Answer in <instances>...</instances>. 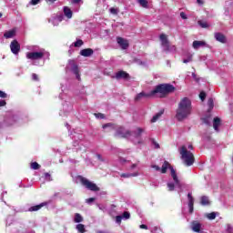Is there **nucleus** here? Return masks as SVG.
I'll return each mask as SVG.
<instances>
[{
  "mask_svg": "<svg viewBox=\"0 0 233 233\" xmlns=\"http://www.w3.org/2000/svg\"><path fill=\"white\" fill-rule=\"evenodd\" d=\"M170 170L171 179L172 181L167 182V188L169 192H174V190H177L178 194L183 192V182L177 177V173H176V169L167 161H165L161 167V173L167 174V170Z\"/></svg>",
  "mask_w": 233,
  "mask_h": 233,
  "instance_id": "f257e3e1",
  "label": "nucleus"
},
{
  "mask_svg": "<svg viewBox=\"0 0 233 233\" xmlns=\"http://www.w3.org/2000/svg\"><path fill=\"white\" fill-rule=\"evenodd\" d=\"M192 114V102L188 99V97H184L178 104V107L177 109L176 117L178 121H183V119H187L188 116Z\"/></svg>",
  "mask_w": 233,
  "mask_h": 233,
  "instance_id": "f03ea898",
  "label": "nucleus"
},
{
  "mask_svg": "<svg viewBox=\"0 0 233 233\" xmlns=\"http://www.w3.org/2000/svg\"><path fill=\"white\" fill-rule=\"evenodd\" d=\"M31 52H27L25 54L26 59L30 61H46V59H50V53L46 51L45 48H39L37 46H32L28 48Z\"/></svg>",
  "mask_w": 233,
  "mask_h": 233,
  "instance_id": "7ed1b4c3",
  "label": "nucleus"
},
{
  "mask_svg": "<svg viewBox=\"0 0 233 233\" xmlns=\"http://www.w3.org/2000/svg\"><path fill=\"white\" fill-rule=\"evenodd\" d=\"M192 145L182 146L179 148V154L181 156V159L187 167H192L194 165V154L190 151L193 150Z\"/></svg>",
  "mask_w": 233,
  "mask_h": 233,
  "instance_id": "20e7f679",
  "label": "nucleus"
},
{
  "mask_svg": "<svg viewBox=\"0 0 233 233\" xmlns=\"http://www.w3.org/2000/svg\"><path fill=\"white\" fill-rule=\"evenodd\" d=\"M176 90V87L170 84H161L156 86L154 90L151 91V96H156V94H159L158 96L165 97L167 94H170Z\"/></svg>",
  "mask_w": 233,
  "mask_h": 233,
  "instance_id": "39448f33",
  "label": "nucleus"
},
{
  "mask_svg": "<svg viewBox=\"0 0 233 233\" xmlns=\"http://www.w3.org/2000/svg\"><path fill=\"white\" fill-rule=\"evenodd\" d=\"M145 132V129L141 127H137L133 133H130V131L125 129V127H118L116 132V137H130V136H133V137H141V134Z\"/></svg>",
  "mask_w": 233,
  "mask_h": 233,
  "instance_id": "423d86ee",
  "label": "nucleus"
},
{
  "mask_svg": "<svg viewBox=\"0 0 233 233\" xmlns=\"http://www.w3.org/2000/svg\"><path fill=\"white\" fill-rule=\"evenodd\" d=\"M159 39L163 52H166V54H168V52H176V46L170 45V42H168V36H167V35L161 34L159 35Z\"/></svg>",
  "mask_w": 233,
  "mask_h": 233,
  "instance_id": "0eeeda50",
  "label": "nucleus"
},
{
  "mask_svg": "<svg viewBox=\"0 0 233 233\" xmlns=\"http://www.w3.org/2000/svg\"><path fill=\"white\" fill-rule=\"evenodd\" d=\"M80 181L82 185L87 188V190H91L92 192H99V187H97V185H96L94 182L86 177H81Z\"/></svg>",
  "mask_w": 233,
  "mask_h": 233,
  "instance_id": "6e6552de",
  "label": "nucleus"
},
{
  "mask_svg": "<svg viewBox=\"0 0 233 233\" xmlns=\"http://www.w3.org/2000/svg\"><path fill=\"white\" fill-rule=\"evenodd\" d=\"M62 110L59 113V116L62 117H66L70 112H72V104L68 101H65L62 105Z\"/></svg>",
  "mask_w": 233,
  "mask_h": 233,
  "instance_id": "1a4fd4ad",
  "label": "nucleus"
},
{
  "mask_svg": "<svg viewBox=\"0 0 233 233\" xmlns=\"http://www.w3.org/2000/svg\"><path fill=\"white\" fill-rule=\"evenodd\" d=\"M67 68H70V70L73 72V74H75L78 81L81 79V76H79V67H77V65H76V62H74V60H69Z\"/></svg>",
  "mask_w": 233,
  "mask_h": 233,
  "instance_id": "9d476101",
  "label": "nucleus"
},
{
  "mask_svg": "<svg viewBox=\"0 0 233 233\" xmlns=\"http://www.w3.org/2000/svg\"><path fill=\"white\" fill-rule=\"evenodd\" d=\"M10 50L15 56H19V52H21V45L19 42H17V40H13L11 42Z\"/></svg>",
  "mask_w": 233,
  "mask_h": 233,
  "instance_id": "9b49d317",
  "label": "nucleus"
},
{
  "mask_svg": "<svg viewBox=\"0 0 233 233\" xmlns=\"http://www.w3.org/2000/svg\"><path fill=\"white\" fill-rule=\"evenodd\" d=\"M116 43L121 47L122 50H127L129 46L128 40L121 36L116 37Z\"/></svg>",
  "mask_w": 233,
  "mask_h": 233,
  "instance_id": "f8f14e48",
  "label": "nucleus"
},
{
  "mask_svg": "<svg viewBox=\"0 0 233 233\" xmlns=\"http://www.w3.org/2000/svg\"><path fill=\"white\" fill-rule=\"evenodd\" d=\"M192 46H193L194 50H199V48H202V47L208 48L207 42L198 41V40H195L193 42Z\"/></svg>",
  "mask_w": 233,
  "mask_h": 233,
  "instance_id": "ddd939ff",
  "label": "nucleus"
},
{
  "mask_svg": "<svg viewBox=\"0 0 233 233\" xmlns=\"http://www.w3.org/2000/svg\"><path fill=\"white\" fill-rule=\"evenodd\" d=\"M191 230H193V232H197V233L201 232V223L198 220L192 221L191 222Z\"/></svg>",
  "mask_w": 233,
  "mask_h": 233,
  "instance_id": "4468645a",
  "label": "nucleus"
},
{
  "mask_svg": "<svg viewBox=\"0 0 233 233\" xmlns=\"http://www.w3.org/2000/svg\"><path fill=\"white\" fill-rule=\"evenodd\" d=\"M187 199L189 213L192 214V212H194V198H192V193L187 194Z\"/></svg>",
  "mask_w": 233,
  "mask_h": 233,
  "instance_id": "2eb2a0df",
  "label": "nucleus"
},
{
  "mask_svg": "<svg viewBox=\"0 0 233 233\" xmlns=\"http://www.w3.org/2000/svg\"><path fill=\"white\" fill-rule=\"evenodd\" d=\"M94 54V50L92 48L82 49L80 51V56L83 57H90Z\"/></svg>",
  "mask_w": 233,
  "mask_h": 233,
  "instance_id": "dca6fc26",
  "label": "nucleus"
},
{
  "mask_svg": "<svg viewBox=\"0 0 233 233\" xmlns=\"http://www.w3.org/2000/svg\"><path fill=\"white\" fill-rule=\"evenodd\" d=\"M215 39L218 43H227V37L222 33H215Z\"/></svg>",
  "mask_w": 233,
  "mask_h": 233,
  "instance_id": "f3484780",
  "label": "nucleus"
},
{
  "mask_svg": "<svg viewBox=\"0 0 233 233\" xmlns=\"http://www.w3.org/2000/svg\"><path fill=\"white\" fill-rule=\"evenodd\" d=\"M143 97H152L151 92L150 93L141 92L137 94L135 97V101H141Z\"/></svg>",
  "mask_w": 233,
  "mask_h": 233,
  "instance_id": "a211bd4d",
  "label": "nucleus"
},
{
  "mask_svg": "<svg viewBox=\"0 0 233 233\" xmlns=\"http://www.w3.org/2000/svg\"><path fill=\"white\" fill-rule=\"evenodd\" d=\"M221 126V119L219 117H215L213 120V128L216 132H219V127Z\"/></svg>",
  "mask_w": 233,
  "mask_h": 233,
  "instance_id": "6ab92c4d",
  "label": "nucleus"
},
{
  "mask_svg": "<svg viewBox=\"0 0 233 233\" xmlns=\"http://www.w3.org/2000/svg\"><path fill=\"white\" fill-rule=\"evenodd\" d=\"M15 35V29H11L4 34L5 39H12Z\"/></svg>",
  "mask_w": 233,
  "mask_h": 233,
  "instance_id": "aec40b11",
  "label": "nucleus"
},
{
  "mask_svg": "<svg viewBox=\"0 0 233 233\" xmlns=\"http://www.w3.org/2000/svg\"><path fill=\"white\" fill-rule=\"evenodd\" d=\"M63 19H64L63 15H60L55 17L52 19V25L54 26H57L59 25V23H61V21H63Z\"/></svg>",
  "mask_w": 233,
  "mask_h": 233,
  "instance_id": "412c9836",
  "label": "nucleus"
},
{
  "mask_svg": "<svg viewBox=\"0 0 233 233\" xmlns=\"http://www.w3.org/2000/svg\"><path fill=\"white\" fill-rule=\"evenodd\" d=\"M116 79H127L128 77V74L125 71H119L116 74Z\"/></svg>",
  "mask_w": 233,
  "mask_h": 233,
  "instance_id": "4be33fe9",
  "label": "nucleus"
},
{
  "mask_svg": "<svg viewBox=\"0 0 233 233\" xmlns=\"http://www.w3.org/2000/svg\"><path fill=\"white\" fill-rule=\"evenodd\" d=\"M43 207H45V203H42V204H39L36 206H33L28 208V212H37V210H41V208H43Z\"/></svg>",
  "mask_w": 233,
  "mask_h": 233,
  "instance_id": "5701e85b",
  "label": "nucleus"
},
{
  "mask_svg": "<svg viewBox=\"0 0 233 233\" xmlns=\"http://www.w3.org/2000/svg\"><path fill=\"white\" fill-rule=\"evenodd\" d=\"M64 14L67 19H72V9L68 6L64 7Z\"/></svg>",
  "mask_w": 233,
  "mask_h": 233,
  "instance_id": "b1692460",
  "label": "nucleus"
},
{
  "mask_svg": "<svg viewBox=\"0 0 233 233\" xmlns=\"http://www.w3.org/2000/svg\"><path fill=\"white\" fill-rule=\"evenodd\" d=\"M137 176H139V173L136 172V173H123L120 175V177H137Z\"/></svg>",
  "mask_w": 233,
  "mask_h": 233,
  "instance_id": "393cba45",
  "label": "nucleus"
},
{
  "mask_svg": "<svg viewBox=\"0 0 233 233\" xmlns=\"http://www.w3.org/2000/svg\"><path fill=\"white\" fill-rule=\"evenodd\" d=\"M164 110L159 111L158 113H157L151 119V123H156V121H157V119H159V117H161L164 114Z\"/></svg>",
  "mask_w": 233,
  "mask_h": 233,
  "instance_id": "a878e982",
  "label": "nucleus"
},
{
  "mask_svg": "<svg viewBox=\"0 0 233 233\" xmlns=\"http://www.w3.org/2000/svg\"><path fill=\"white\" fill-rule=\"evenodd\" d=\"M74 221H75V223L83 222V217L81 216V214H79V213L75 214Z\"/></svg>",
  "mask_w": 233,
  "mask_h": 233,
  "instance_id": "bb28decb",
  "label": "nucleus"
},
{
  "mask_svg": "<svg viewBox=\"0 0 233 233\" xmlns=\"http://www.w3.org/2000/svg\"><path fill=\"white\" fill-rule=\"evenodd\" d=\"M137 3L142 6V8H148V1L147 0H137Z\"/></svg>",
  "mask_w": 233,
  "mask_h": 233,
  "instance_id": "cd10ccee",
  "label": "nucleus"
},
{
  "mask_svg": "<svg viewBox=\"0 0 233 233\" xmlns=\"http://www.w3.org/2000/svg\"><path fill=\"white\" fill-rule=\"evenodd\" d=\"M76 230L78 231V232H80V233H85V232H86V229H85V225H83V224H78V225H76Z\"/></svg>",
  "mask_w": 233,
  "mask_h": 233,
  "instance_id": "c85d7f7f",
  "label": "nucleus"
},
{
  "mask_svg": "<svg viewBox=\"0 0 233 233\" xmlns=\"http://www.w3.org/2000/svg\"><path fill=\"white\" fill-rule=\"evenodd\" d=\"M200 203L203 206L210 205V201L208 200V198L205 197V196L201 198V202Z\"/></svg>",
  "mask_w": 233,
  "mask_h": 233,
  "instance_id": "c756f323",
  "label": "nucleus"
},
{
  "mask_svg": "<svg viewBox=\"0 0 233 233\" xmlns=\"http://www.w3.org/2000/svg\"><path fill=\"white\" fill-rule=\"evenodd\" d=\"M218 213L217 212H211L206 215V218H208V219H216V216H218Z\"/></svg>",
  "mask_w": 233,
  "mask_h": 233,
  "instance_id": "7c9ffc66",
  "label": "nucleus"
},
{
  "mask_svg": "<svg viewBox=\"0 0 233 233\" xmlns=\"http://www.w3.org/2000/svg\"><path fill=\"white\" fill-rule=\"evenodd\" d=\"M208 111L212 110L214 108V100L212 98H209L208 100Z\"/></svg>",
  "mask_w": 233,
  "mask_h": 233,
  "instance_id": "2f4dec72",
  "label": "nucleus"
},
{
  "mask_svg": "<svg viewBox=\"0 0 233 233\" xmlns=\"http://www.w3.org/2000/svg\"><path fill=\"white\" fill-rule=\"evenodd\" d=\"M31 168L33 170H39L41 168V166L37 164V162L31 163Z\"/></svg>",
  "mask_w": 233,
  "mask_h": 233,
  "instance_id": "473e14b6",
  "label": "nucleus"
},
{
  "mask_svg": "<svg viewBox=\"0 0 233 233\" xmlns=\"http://www.w3.org/2000/svg\"><path fill=\"white\" fill-rule=\"evenodd\" d=\"M83 40L81 39H77L75 43H74V46H76V48H79L80 46H83Z\"/></svg>",
  "mask_w": 233,
  "mask_h": 233,
  "instance_id": "72a5a7b5",
  "label": "nucleus"
},
{
  "mask_svg": "<svg viewBox=\"0 0 233 233\" xmlns=\"http://www.w3.org/2000/svg\"><path fill=\"white\" fill-rule=\"evenodd\" d=\"M203 123H205V125H210V121H212V118L210 116H206L204 118H202Z\"/></svg>",
  "mask_w": 233,
  "mask_h": 233,
  "instance_id": "f704fd0d",
  "label": "nucleus"
},
{
  "mask_svg": "<svg viewBox=\"0 0 233 233\" xmlns=\"http://www.w3.org/2000/svg\"><path fill=\"white\" fill-rule=\"evenodd\" d=\"M121 217L122 219H130V213L128 211H125Z\"/></svg>",
  "mask_w": 233,
  "mask_h": 233,
  "instance_id": "c9c22d12",
  "label": "nucleus"
},
{
  "mask_svg": "<svg viewBox=\"0 0 233 233\" xmlns=\"http://www.w3.org/2000/svg\"><path fill=\"white\" fill-rule=\"evenodd\" d=\"M198 25L201 28H208V24L207 22L198 21Z\"/></svg>",
  "mask_w": 233,
  "mask_h": 233,
  "instance_id": "e433bc0d",
  "label": "nucleus"
},
{
  "mask_svg": "<svg viewBox=\"0 0 233 233\" xmlns=\"http://www.w3.org/2000/svg\"><path fill=\"white\" fill-rule=\"evenodd\" d=\"M192 57H193L192 55H187V58H184V59H183V63H185V64H187V63H191Z\"/></svg>",
  "mask_w": 233,
  "mask_h": 233,
  "instance_id": "4c0bfd02",
  "label": "nucleus"
},
{
  "mask_svg": "<svg viewBox=\"0 0 233 233\" xmlns=\"http://www.w3.org/2000/svg\"><path fill=\"white\" fill-rule=\"evenodd\" d=\"M108 127H110V128H116V126L114 125V124H110V123H108V124H105L103 127H102V128H108Z\"/></svg>",
  "mask_w": 233,
  "mask_h": 233,
  "instance_id": "58836bf2",
  "label": "nucleus"
},
{
  "mask_svg": "<svg viewBox=\"0 0 233 233\" xmlns=\"http://www.w3.org/2000/svg\"><path fill=\"white\" fill-rule=\"evenodd\" d=\"M109 12H110L111 14H113L114 15H117V14H118L119 11H118L116 8L111 7V8L109 9Z\"/></svg>",
  "mask_w": 233,
  "mask_h": 233,
  "instance_id": "ea45409f",
  "label": "nucleus"
},
{
  "mask_svg": "<svg viewBox=\"0 0 233 233\" xmlns=\"http://www.w3.org/2000/svg\"><path fill=\"white\" fill-rule=\"evenodd\" d=\"M95 116H96L97 119H105V115H104V114H101V113H96V114H95Z\"/></svg>",
  "mask_w": 233,
  "mask_h": 233,
  "instance_id": "a19ab883",
  "label": "nucleus"
},
{
  "mask_svg": "<svg viewBox=\"0 0 233 233\" xmlns=\"http://www.w3.org/2000/svg\"><path fill=\"white\" fill-rule=\"evenodd\" d=\"M121 221H123V217L122 216H116V223L118 225H121Z\"/></svg>",
  "mask_w": 233,
  "mask_h": 233,
  "instance_id": "79ce46f5",
  "label": "nucleus"
},
{
  "mask_svg": "<svg viewBox=\"0 0 233 233\" xmlns=\"http://www.w3.org/2000/svg\"><path fill=\"white\" fill-rule=\"evenodd\" d=\"M207 97V94L205 92H200L199 94V98L201 99V101H205V98Z\"/></svg>",
  "mask_w": 233,
  "mask_h": 233,
  "instance_id": "37998d69",
  "label": "nucleus"
},
{
  "mask_svg": "<svg viewBox=\"0 0 233 233\" xmlns=\"http://www.w3.org/2000/svg\"><path fill=\"white\" fill-rule=\"evenodd\" d=\"M152 145H154L155 148H159V143H157L155 139H151Z\"/></svg>",
  "mask_w": 233,
  "mask_h": 233,
  "instance_id": "c03bdc74",
  "label": "nucleus"
},
{
  "mask_svg": "<svg viewBox=\"0 0 233 233\" xmlns=\"http://www.w3.org/2000/svg\"><path fill=\"white\" fill-rule=\"evenodd\" d=\"M94 201H96V198H87L86 200V203H87L88 205H90V203H94Z\"/></svg>",
  "mask_w": 233,
  "mask_h": 233,
  "instance_id": "a18cd8bd",
  "label": "nucleus"
},
{
  "mask_svg": "<svg viewBox=\"0 0 233 233\" xmlns=\"http://www.w3.org/2000/svg\"><path fill=\"white\" fill-rule=\"evenodd\" d=\"M40 1H41V0H31L30 5H38V3H39Z\"/></svg>",
  "mask_w": 233,
  "mask_h": 233,
  "instance_id": "49530a36",
  "label": "nucleus"
},
{
  "mask_svg": "<svg viewBox=\"0 0 233 233\" xmlns=\"http://www.w3.org/2000/svg\"><path fill=\"white\" fill-rule=\"evenodd\" d=\"M119 162L122 163V165H125V163L128 162V160L123 157H119Z\"/></svg>",
  "mask_w": 233,
  "mask_h": 233,
  "instance_id": "de8ad7c7",
  "label": "nucleus"
},
{
  "mask_svg": "<svg viewBox=\"0 0 233 233\" xmlns=\"http://www.w3.org/2000/svg\"><path fill=\"white\" fill-rule=\"evenodd\" d=\"M32 79H33V81H39V78L37 77L36 74L32 75Z\"/></svg>",
  "mask_w": 233,
  "mask_h": 233,
  "instance_id": "09e8293b",
  "label": "nucleus"
},
{
  "mask_svg": "<svg viewBox=\"0 0 233 233\" xmlns=\"http://www.w3.org/2000/svg\"><path fill=\"white\" fill-rule=\"evenodd\" d=\"M0 97H2L3 99L6 98V93L0 90Z\"/></svg>",
  "mask_w": 233,
  "mask_h": 233,
  "instance_id": "8fccbe9b",
  "label": "nucleus"
},
{
  "mask_svg": "<svg viewBox=\"0 0 233 233\" xmlns=\"http://www.w3.org/2000/svg\"><path fill=\"white\" fill-rule=\"evenodd\" d=\"M139 228H143L144 230H148V226L142 224L139 226Z\"/></svg>",
  "mask_w": 233,
  "mask_h": 233,
  "instance_id": "3c124183",
  "label": "nucleus"
},
{
  "mask_svg": "<svg viewBox=\"0 0 233 233\" xmlns=\"http://www.w3.org/2000/svg\"><path fill=\"white\" fill-rule=\"evenodd\" d=\"M59 98H60V99H68L67 96H66V95H65V94H63V93H61V94L59 95Z\"/></svg>",
  "mask_w": 233,
  "mask_h": 233,
  "instance_id": "603ef678",
  "label": "nucleus"
},
{
  "mask_svg": "<svg viewBox=\"0 0 233 233\" xmlns=\"http://www.w3.org/2000/svg\"><path fill=\"white\" fill-rule=\"evenodd\" d=\"M227 230L228 233H232V226H230V224H228Z\"/></svg>",
  "mask_w": 233,
  "mask_h": 233,
  "instance_id": "864d4df0",
  "label": "nucleus"
},
{
  "mask_svg": "<svg viewBox=\"0 0 233 233\" xmlns=\"http://www.w3.org/2000/svg\"><path fill=\"white\" fill-rule=\"evenodd\" d=\"M6 106V101L5 100H0V108L1 106Z\"/></svg>",
  "mask_w": 233,
  "mask_h": 233,
  "instance_id": "5fc2aeb1",
  "label": "nucleus"
},
{
  "mask_svg": "<svg viewBox=\"0 0 233 233\" xmlns=\"http://www.w3.org/2000/svg\"><path fill=\"white\" fill-rule=\"evenodd\" d=\"M198 5H199L200 6H203V5H205V2L203 0H197Z\"/></svg>",
  "mask_w": 233,
  "mask_h": 233,
  "instance_id": "6e6d98bb",
  "label": "nucleus"
},
{
  "mask_svg": "<svg viewBox=\"0 0 233 233\" xmlns=\"http://www.w3.org/2000/svg\"><path fill=\"white\" fill-rule=\"evenodd\" d=\"M180 17H181L182 19H187V14H185L184 12H181V13H180Z\"/></svg>",
  "mask_w": 233,
  "mask_h": 233,
  "instance_id": "4d7b16f0",
  "label": "nucleus"
},
{
  "mask_svg": "<svg viewBox=\"0 0 233 233\" xmlns=\"http://www.w3.org/2000/svg\"><path fill=\"white\" fill-rule=\"evenodd\" d=\"M96 157H97L98 161H105V159H103V157H101L100 154H97Z\"/></svg>",
  "mask_w": 233,
  "mask_h": 233,
  "instance_id": "13d9d810",
  "label": "nucleus"
},
{
  "mask_svg": "<svg viewBox=\"0 0 233 233\" xmlns=\"http://www.w3.org/2000/svg\"><path fill=\"white\" fill-rule=\"evenodd\" d=\"M152 168H155V170H157V171L161 170V167H159V166H156V165L152 166Z\"/></svg>",
  "mask_w": 233,
  "mask_h": 233,
  "instance_id": "bf43d9fd",
  "label": "nucleus"
},
{
  "mask_svg": "<svg viewBox=\"0 0 233 233\" xmlns=\"http://www.w3.org/2000/svg\"><path fill=\"white\" fill-rule=\"evenodd\" d=\"M74 5L81 3V0H71Z\"/></svg>",
  "mask_w": 233,
  "mask_h": 233,
  "instance_id": "052dcab7",
  "label": "nucleus"
},
{
  "mask_svg": "<svg viewBox=\"0 0 233 233\" xmlns=\"http://www.w3.org/2000/svg\"><path fill=\"white\" fill-rule=\"evenodd\" d=\"M138 163H139V162L131 165V170H134V168H136V167H137Z\"/></svg>",
  "mask_w": 233,
  "mask_h": 233,
  "instance_id": "680f3d73",
  "label": "nucleus"
},
{
  "mask_svg": "<svg viewBox=\"0 0 233 233\" xmlns=\"http://www.w3.org/2000/svg\"><path fill=\"white\" fill-rule=\"evenodd\" d=\"M45 177L50 181V175L48 173H45Z\"/></svg>",
  "mask_w": 233,
  "mask_h": 233,
  "instance_id": "e2e57ef3",
  "label": "nucleus"
},
{
  "mask_svg": "<svg viewBox=\"0 0 233 233\" xmlns=\"http://www.w3.org/2000/svg\"><path fill=\"white\" fill-rule=\"evenodd\" d=\"M47 3H56V0H46Z\"/></svg>",
  "mask_w": 233,
  "mask_h": 233,
  "instance_id": "0e129e2a",
  "label": "nucleus"
},
{
  "mask_svg": "<svg viewBox=\"0 0 233 233\" xmlns=\"http://www.w3.org/2000/svg\"><path fill=\"white\" fill-rule=\"evenodd\" d=\"M96 233H109V232L108 231H101V230H99Z\"/></svg>",
  "mask_w": 233,
  "mask_h": 233,
  "instance_id": "69168bd1",
  "label": "nucleus"
},
{
  "mask_svg": "<svg viewBox=\"0 0 233 233\" xmlns=\"http://www.w3.org/2000/svg\"><path fill=\"white\" fill-rule=\"evenodd\" d=\"M192 76H193L194 79H196V74L195 73L192 74Z\"/></svg>",
  "mask_w": 233,
  "mask_h": 233,
  "instance_id": "338daca9",
  "label": "nucleus"
},
{
  "mask_svg": "<svg viewBox=\"0 0 233 233\" xmlns=\"http://www.w3.org/2000/svg\"><path fill=\"white\" fill-rule=\"evenodd\" d=\"M3 17V14L2 13H0V18H2Z\"/></svg>",
  "mask_w": 233,
  "mask_h": 233,
  "instance_id": "774afa93",
  "label": "nucleus"
}]
</instances>
